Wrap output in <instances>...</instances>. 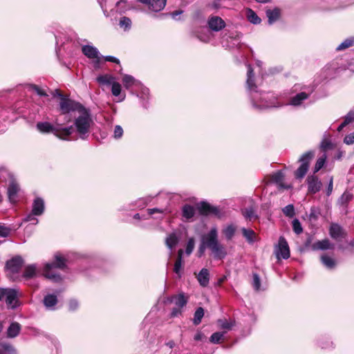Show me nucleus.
Masks as SVG:
<instances>
[{
  "mask_svg": "<svg viewBox=\"0 0 354 354\" xmlns=\"http://www.w3.org/2000/svg\"><path fill=\"white\" fill-rule=\"evenodd\" d=\"M200 212L204 215L214 214L218 215L219 210L217 207L208 204L207 203L203 202L198 205Z\"/></svg>",
  "mask_w": 354,
  "mask_h": 354,
  "instance_id": "nucleus-20",
  "label": "nucleus"
},
{
  "mask_svg": "<svg viewBox=\"0 0 354 354\" xmlns=\"http://www.w3.org/2000/svg\"><path fill=\"white\" fill-rule=\"evenodd\" d=\"M147 211H148V214L150 215H151L156 212H158V213L163 212L162 209H158V208L148 209Z\"/></svg>",
  "mask_w": 354,
  "mask_h": 354,
  "instance_id": "nucleus-63",
  "label": "nucleus"
},
{
  "mask_svg": "<svg viewBox=\"0 0 354 354\" xmlns=\"http://www.w3.org/2000/svg\"><path fill=\"white\" fill-rule=\"evenodd\" d=\"M204 316V310L202 307H198L195 313L194 317L193 319V323L194 325L197 326L201 322V319Z\"/></svg>",
  "mask_w": 354,
  "mask_h": 354,
  "instance_id": "nucleus-39",
  "label": "nucleus"
},
{
  "mask_svg": "<svg viewBox=\"0 0 354 354\" xmlns=\"http://www.w3.org/2000/svg\"><path fill=\"white\" fill-rule=\"evenodd\" d=\"M283 214L289 217H292L295 214V208L292 205H288L283 209Z\"/></svg>",
  "mask_w": 354,
  "mask_h": 354,
  "instance_id": "nucleus-52",
  "label": "nucleus"
},
{
  "mask_svg": "<svg viewBox=\"0 0 354 354\" xmlns=\"http://www.w3.org/2000/svg\"><path fill=\"white\" fill-rule=\"evenodd\" d=\"M207 24L209 28L215 32H218L225 27V22L218 16H212L209 18Z\"/></svg>",
  "mask_w": 354,
  "mask_h": 354,
  "instance_id": "nucleus-15",
  "label": "nucleus"
},
{
  "mask_svg": "<svg viewBox=\"0 0 354 354\" xmlns=\"http://www.w3.org/2000/svg\"><path fill=\"white\" fill-rule=\"evenodd\" d=\"M218 324L222 329L230 330L234 326V322L227 319H218Z\"/></svg>",
  "mask_w": 354,
  "mask_h": 354,
  "instance_id": "nucleus-44",
  "label": "nucleus"
},
{
  "mask_svg": "<svg viewBox=\"0 0 354 354\" xmlns=\"http://www.w3.org/2000/svg\"><path fill=\"white\" fill-rule=\"evenodd\" d=\"M344 143L347 145L354 144V131L346 135L344 138Z\"/></svg>",
  "mask_w": 354,
  "mask_h": 354,
  "instance_id": "nucleus-54",
  "label": "nucleus"
},
{
  "mask_svg": "<svg viewBox=\"0 0 354 354\" xmlns=\"http://www.w3.org/2000/svg\"><path fill=\"white\" fill-rule=\"evenodd\" d=\"M138 2L147 6L148 9L153 12H160L166 6L167 0H137Z\"/></svg>",
  "mask_w": 354,
  "mask_h": 354,
  "instance_id": "nucleus-12",
  "label": "nucleus"
},
{
  "mask_svg": "<svg viewBox=\"0 0 354 354\" xmlns=\"http://www.w3.org/2000/svg\"><path fill=\"white\" fill-rule=\"evenodd\" d=\"M23 265V259L20 257H15L6 263L7 270L12 273H18Z\"/></svg>",
  "mask_w": 354,
  "mask_h": 354,
  "instance_id": "nucleus-14",
  "label": "nucleus"
},
{
  "mask_svg": "<svg viewBox=\"0 0 354 354\" xmlns=\"http://www.w3.org/2000/svg\"><path fill=\"white\" fill-rule=\"evenodd\" d=\"M333 248L334 245L332 244L328 239L318 241L312 245V248L314 250H325L333 249Z\"/></svg>",
  "mask_w": 354,
  "mask_h": 354,
  "instance_id": "nucleus-21",
  "label": "nucleus"
},
{
  "mask_svg": "<svg viewBox=\"0 0 354 354\" xmlns=\"http://www.w3.org/2000/svg\"><path fill=\"white\" fill-rule=\"evenodd\" d=\"M80 115L75 120V127L77 132L83 139L88 133L89 129L93 124L90 111L84 108V110L78 113Z\"/></svg>",
  "mask_w": 354,
  "mask_h": 354,
  "instance_id": "nucleus-3",
  "label": "nucleus"
},
{
  "mask_svg": "<svg viewBox=\"0 0 354 354\" xmlns=\"http://www.w3.org/2000/svg\"><path fill=\"white\" fill-rule=\"evenodd\" d=\"M321 261L324 266L329 269L335 268L336 265L335 259L326 254L322 255Z\"/></svg>",
  "mask_w": 354,
  "mask_h": 354,
  "instance_id": "nucleus-32",
  "label": "nucleus"
},
{
  "mask_svg": "<svg viewBox=\"0 0 354 354\" xmlns=\"http://www.w3.org/2000/svg\"><path fill=\"white\" fill-rule=\"evenodd\" d=\"M178 241L179 239L176 233H171L167 236L165 239V244L170 251H171L178 243ZM171 254V252H170V254Z\"/></svg>",
  "mask_w": 354,
  "mask_h": 354,
  "instance_id": "nucleus-25",
  "label": "nucleus"
},
{
  "mask_svg": "<svg viewBox=\"0 0 354 354\" xmlns=\"http://www.w3.org/2000/svg\"><path fill=\"white\" fill-rule=\"evenodd\" d=\"M254 75L253 73V69L250 65H248V72H247V84L249 88H252L254 86Z\"/></svg>",
  "mask_w": 354,
  "mask_h": 354,
  "instance_id": "nucleus-37",
  "label": "nucleus"
},
{
  "mask_svg": "<svg viewBox=\"0 0 354 354\" xmlns=\"http://www.w3.org/2000/svg\"><path fill=\"white\" fill-rule=\"evenodd\" d=\"M201 241H203L209 249L212 247V245L219 242L217 228L216 227H212L208 233L202 236Z\"/></svg>",
  "mask_w": 354,
  "mask_h": 354,
  "instance_id": "nucleus-10",
  "label": "nucleus"
},
{
  "mask_svg": "<svg viewBox=\"0 0 354 354\" xmlns=\"http://www.w3.org/2000/svg\"><path fill=\"white\" fill-rule=\"evenodd\" d=\"M64 267L65 259L61 255L57 254L55 255V262L46 264L44 269V275L53 281L58 282L61 280V277L53 269L55 268L63 269Z\"/></svg>",
  "mask_w": 354,
  "mask_h": 354,
  "instance_id": "nucleus-5",
  "label": "nucleus"
},
{
  "mask_svg": "<svg viewBox=\"0 0 354 354\" xmlns=\"http://www.w3.org/2000/svg\"><path fill=\"white\" fill-rule=\"evenodd\" d=\"M16 348L8 343H3L0 344V354H17Z\"/></svg>",
  "mask_w": 354,
  "mask_h": 354,
  "instance_id": "nucleus-29",
  "label": "nucleus"
},
{
  "mask_svg": "<svg viewBox=\"0 0 354 354\" xmlns=\"http://www.w3.org/2000/svg\"><path fill=\"white\" fill-rule=\"evenodd\" d=\"M292 229L293 231L297 234H299L302 232L303 229L299 221L297 218L292 221Z\"/></svg>",
  "mask_w": 354,
  "mask_h": 354,
  "instance_id": "nucleus-49",
  "label": "nucleus"
},
{
  "mask_svg": "<svg viewBox=\"0 0 354 354\" xmlns=\"http://www.w3.org/2000/svg\"><path fill=\"white\" fill-rule=\"evenodd\" d=\"M195 210L194 208L189 205H185L183 207V216L186 219H190L194 216Z\"/></svg>",
  "mask_w": 354,
  "mask_h": 354,
  "instance_id": "nucleus-36",
  "label": "nucleus"
},
{
  "mask_svg": "<svg viewBox=\"0 0 354 354\" xmlns=\"http://www.w3.org/2000/svg\"><path fill=\"white\" fill-rule=\"evenodd\" d=\"M97 81L102 86H111V88H120V85L116 83L113 77L110 75H100L97 77Z\"/></svg>",
  "mask_w": 354,
  "mask_h": 354,
  "instance_id": "nucleus-16",
  "label": "nucleus"
},
{
  "mask_svg": "<svg viewBox=\"0 0 354 354\" xmlns=\"http://www.w3.org/2000/svg\"><path fill=\"white\" fill-rule=\"evenodd\" d=\"M3 299H5L7 306L9 308H15L17 306V294L14 289L2 288Z\"/></svg>",
  "mask_w": 354,
  "mask_h": 354,
  "instance_id": "nucleus-9",
  "label": "nucleus"
},
{
  "mask_svg": "<svg viewBox=\"0 0 354 354\" xmlns=\"http://www.w3.org/2000/svg\"><path fill=\"white\" fill-rule=\"evenodd\" d=\"M241 231L243 236L249 243L252 244L254 243L256 241V234L252 230L243 227Z\"/></svg>",
  "mask_w": 354,
  "mask_h": 354,
  "instance_id": "nucleus-31",
  "label": "nucleus"
},
{
  "mask_svg": "<svg viewBox=\"0 0 354 354\" xmlns=\"http://www.w3.org/2000/svg\"><path fill=\"white\" fill-rule=\"evenodd\" d=\"M214 257L216 259H223L227 256V250L225 246L218 242L209 248Z\"/></svg>",
  "mask_w": 354,
  "mask_h": 354,
  "instance_id": "nucleus-18",
  "label": "nucleus"
},
{
  "mask_svg": "<svg viewBox=\"0 0 354 354\" xmlns=\"http://www.w3.org/2000/svg\"><path fill=\"white\" fill-rule=\"evenodd\" d=\"M102 58H104V60L107 61V62H111L116 63V64H119L120 63L119 59L118 58L115 57H113V56H105V57L101 56V59Z\"/></svg>",
  "mask_w": 354,
  "mask_h": 354,
  "instance_id": "nucleus-58",
  "label": "nucleus"
},
{
  "mask_svg": "<svg viewBox=\"0 0 354 354\" xmlns=\"http://www.w3.org/2000/svg\"><path fill=\"white\" fill-rule=\"evenodd\" d=\"M170 301L174 303L176 306L171 313V316L174 317L181 314L182 308L185 306L187 303V298L182 293L172 296L170 298Z\"/></svg>",
  "mask_w": 354,
  "mask_h": 354,
  "instance_id": "nucleus-7",
  "label": "nucleus"
},
{
  "mask_svg": "<svg viewBox=\"0 0 354 354\" xmlns=\"http://www.w3.org/2000/svg\"><path fill=\"white\" fill-rule=\"evenodd\" d=\"M123 134V129L120 125H116L114 129V138H120Z\"/></svg>",
  "mask_w": 354,
  "mask_h": 354,
  "instance_id": "nucleus-56",
  "label": "nucleus"
},
{
  "mask_svg": "<svg viewBox=\"0 0 354 354\" xmlns=\"http://www.w3.org/2000/svg\"><path fill=\"white\" fill-rule=\"evenodd\" d=\"M37 91V95L40 96H48V93L46 92V90H35Z\"/></svg>",
  "mask_w": 354,
  "mask_h": 354,
  "instance_id": "nucleus-64",
  "label": "nucleus"
},
{
  "mask_svg": "<svg viewBox=\"0 0 354 354\" xmlns=\"http://www.w3.org/2000/svg\"><path fill=\"white\" fill-rule=\"evenodd\" d=\"M306 181L309 193L315 194L321 189L322 183L317 176H308Z\"/></svg>",
  "mask_w": 354,
  "mask_h": 354,
  "instance_id": "nucleus-13",
  "label": "nucleus"
},
{
  "mask_svg": "<svg viewBox=\"0 0 354 354\" xmlns=\"http://www.w3.org/2000/svg\"><path fill=\"white\" fill-rule=\"evenodd\" d=\"M352 198V195L349 193H344L342 196L339 198L338 203L342 205H346Z\"/></svg>",
  "mask_w": 354,
  "mask_h": 354,
  "instance_id": "nucleus-48",
  "label": "nucleus"
},
{
  "mask_svg": "<svg viewBox=\"0 0 354 354\" xmlns=\"http://www.w3.org/2000/svg\"><path fill=\"white\" fill-rule=\"evenodd\" d=\"M112 95L113 96V100L116 102L122 101L125 97V94L122 92V90H111Z\"/></svg>",
  "mask_w": 354,
  "mask_h": 354,
  "instance_id": "nucleus-42",
  "label": "nucleus"
},
{
  "mask_svg": "<svg viewBox=\"0 0 354 354\" xmlns=\"http://www.w3.org/2000/svg\"><path fill=\"white\" fill-rule=\"evenodd\" d=\"M283 177L284 175L283 172L281 171H278L272 175L271 180L272 182L278 184L281 188H288L289 187H286L282 183Z\"/></svg>",
  "mask_w": 354,
  "mask_h": 354,
  "instance_id": "nucleus-30",
  "label": "nucleus"
},
{
  "mask_svg": "<svg viewBox=\"0 0 354 354\" xmlns=\"http://www.w3.org/2000/svg\"><path fill=\"white\" fill-rule=\"evenodd\" d=\"M119 25L121 28H124V30H127L131 28V21L129 17H122L120 20Z\"/></svg>",
  "mask_w": 354,
  "mask_h": 354,
  "instance_id": "nucleus-45",
  "label": "nucleus"
},
{
  "mask_svg": "<svg viewBox=\"0 0 354 354\" xmlns=\"http://www.w3.org/2000/svg\"><path fill=\"white\" fill-rule=\"evenodd\" d=\"M330 236L337 241L340 240L346 236L343 228L337 223H332L329 228Z\"/></svg>",
  "mask_w": 354,
  "mask_h": 354,
  "instance_id": "nucleus-17",
  "label": "nucleus"
},
{
  "mask_svg": "<svg viewBox=\"0 0 354 354\" xmlns=\"http://www.w3.org/2000/svg\"><path fill=\"white\" fill-rule=\"evenodd\" d=\"M55 122L57 126V129L47 122H38L37 124V129L41 133H50L56 131V136L62 139H65V137L70 136L73 133V127L61 128L62 124L58 122V120H56Z\"/></svg>",
  "mask_w": 354,
  "mask_h": 354,
  "instance_id": "nucleus-4",
  "label": "nucleus"
},
{
  "mask_svg": "<svg viewBox=\"0 0 354 354\" xmlns=\"http://www.w3.org/2000/svg\"><path fill=\"white\" fill-rule=\"evenodd\" d=\"M68 307L71 310H75L78 307V302L75 299H72L69 301Z\"/></svg>",
  "mask_w": 354,
  "mask_h": 354,
  "instance_id": "nucleus-59",
  "label": "nucleus"
},
{
  "mask_svg": "<svg viewBox=\"0 0 354 354\" xmlns=\"http://www.w3.org/2000/svg\"><path fill=\"white\" fill-rule=\"evenodd\" d=\"M36 266L35 265H30L25 268V271L23 276L26 279H29L35 277L36 275Z\"/></svg>",
  "mask_w": 354,
  "mask_h": 354,
  "instance_id": "nucleus-40",
  "label": "nucleus"
},
{
  "mask_svg": "<svg viewBox=\"0 0 354 354\" xmlns=\"http://www.w3.org/2000/svg\"><path fill=\"white\" fill-rule=\"evenodd\" d=\"M308 97V95L305 92H301L297 94L295 96L292 97L290 99V104L297 106L302 104V102L306 100Z\"/></svg>",
  "mask_w": 354,
  "mask_h": 354,
  "instance_id": "nucleus-27",
  "label": "nucleus"
},
{
  "mask_svg": "<svg viewBox=\"0 0 354 354\" xmlns=\"http://www.w3.org/2000/svg\"><path fill=\"white\" fill-rule=\"evenodd\" d=\"M122 82L126 87L136 86L138 87L141 86V82L134 79L133 77L129 75H125L122 77Z\"/></svg>",
  "mask_w": 354,
  "mask_h": 354,
  "instance_id": "nucleus-28",
  "label": "nucleus"
},
{
  "mask_svg": "<svg viewBox=\"0 0 354 354\" xmlns=\"http://www.w3.org/2000/svg\"><path fill=\"white\" fill-rule=\"evenodd\" d=\"M333 191V178L331 177L327 187L326 194L330 195Z\"/></svg>",
  "mask_w": 354,
  "mask_h": 354,
  "instance_id": "nucleus-62",
  "label": "nucleus"
},
{
  "mask_svg": "<svg viewBox=\"0 0 354 354\" xmlns=\"http://www.w3.org/2000/svg\"><path fill=\"white\" fill-rule=\"evenodd\" d=\"M19 191V187L15 180L12 179L8 188V198L11 203H16L17 201V194Z\"/></svg>",
  "mask_w": 354,
  "mask_h": 354,
  "instance_id": "nucleus-19",
  "label": "nucleus"
},
{
  "mask_svg": "<svg viewBox=\"0 0 354 354\" xmlns=\"http://www.w3.org/2000/svg\"><path fill=\"white\" fill-rule=\"evenodd\" d=\"M206 248H207V245H205L203 241H201V245L198 248V250L199 257H201L204 254Z\"/></svg>",
  "mask_w": 354,
  "mask_h": 354,
  "instance_id": "nucleus-61",
  "label": "nucleus"
},
{
  "mask_svg": "<svg viewBox=\"0 0 354 354\" xmlns=\"http://www.w3.org/2000/svg\"><path fill=\"white\" fill-rule=\"evenodd\" d=\"M250 95L254 107L263 109L269 107H277L279 105L274 100H270V93L262 90H250Z\"/></svg>",
  "mask_w": 354,
  "mask_h": 354,
  "instance_id": "nucleus-2",
  "label": "nucleus"
},
{
  "mask_svg": "<svg viewBox=\"0 0 354 354\" xmlns=\"http://www.w3.org/2000/svg\"><path fill=\"white\" fill-rule=\"evenodd\" d=\"M354 45V37H349L342 41L337 48V50H342Z\"/></svg>",
  "mask_w": 354,
  "mask_h": 354,
  "instance_id": "nucleus-41",
  "label": "nucleus"
},
{
  "mask_svg": "<svg viewBox=\"0 0 354 354\" xmlns=\"http://www.w3.org/2000/svg\"><path fill=\"white\" fill-rule=\"evenodd\" d=\"M247 17L250 22L254 24H259L261 23V19L258 15L251 9L247 10Z\"/></svg>",
  "mask_w": 354,
  "mask_h": 354,
  "instance_id": "nucleus-38",
  "label": "nucleus"
},
{
  "mask_svg": "<svg viewBox=\"0 0 354 354\" xmlns=\"http://www.w3.org/2000/svg\"><path fill=\"white\" fill-rule=\"evenodd\" d=\"M57 303V297L54 295H48L44 299V304L48 308H51Z\"/></svg>",
  "mask_w": 354,
  "mask_h": 354,
  "instance_id": "nucleus-33",
  "label": "nucleus"
},
{
  "mask_svg": "<svg viewBox=\"0 0 354 354\" xmlns=\"http://www.w3.org/2000/svg\"><path fill=\"white\" fill-rule=\"evenodd\" d=\"M236 230V227L233 224H230V225H227L223 230V233L225 234V236L227 240H230L234 236Z\"/></svg>",
  "mask_w": 354,
  "mask_h": 354,
  "instance_id": "nucleus-34",
  "label": "nucleus"
},
{
  "mask_svg": "<svg viewBox=\"0 0 354 354\" xmlns=\"http://www.w3.org/2000/svg\"><path fill=\"white\" fill-rule=\"evenodd\" d=\"M225 333L216 332L213 333L209 339V341L214 344H218L220 340L223 337Z\"/></svg>",
  "mask_w": 354,
  "mask_h": 354,
  "instance_id": "nucleus-46",
  "label": "nucleus"
},
{
  "mask_svg": "<svg viewBox=\"0 0 354 354\" xmlns=\"http://www.w3.org/2000/svg\"><path fill=\"white\" fill-rule=\"evenodd\" d=\"M12 228L4 224L0 223V237L6 238L10 236Z\"/></svg>",
  "mask_w": 354,
  "mask_h": 354,
  "instance_id": "nucleus-43",
  "label": "nucleus"
},
{
  "mask_svg": "<svg viewBox=\"0 0 354 354\" xmlns=\"http://www.w3.org/2000/svg\"><path fill=\"white\" fill-rule=\"evenodd\" d=\"M195 245V241L194 238H189L186 245L185 252L187 255L191 254L192 251L194 250Z\"/></svg>",
  "mask_w": 354,
  "mask_h": 354,
  "instance_id": "nucleus-50",
  "label": "nucleus"
},
{
  "mask_svg": "<svg viewBox=\"0 0 354 354\" xmlns=\"http://www.w3.org/2000/svg\"><path fill=\"white\" fill-rule=\"evenodd\" d=\"M314 153L308 151L304 153L299 159L301 162L300 167L296 170L295 175L297 178H302L308 171L309 162L313 158Z\"/></svg>",
  "mask_w": 354,
  "mask_h": 354,
  "instance_id": "nucleus-6",
  "label": "nucleus"
},
{
  "mask_svg": "<svg viewBox=\"0 0 354 354\" xmlns=\"http://www.w3.org/2000/svg\"><path fill=\"white\" fill-rule=\"evenodd\" d=\"M205 335L201 331H197L196 335L194 337L195 341H203L205 339Z\"/></svg>",
  "mask_w": 354,
  "mask_h": 354,
  "instance_id": "nucleus-60",
  "label": "nucleus"
},
{
  "mask_svg": "<svg viewBox=\"0 0 354 354\" xmlns=\"http://www.w3.org/2000/svg\"><path fill=\"white\" fill-rule=\"evenodd\" d=\"M242 214L246 219L250 221L257 218V215L256 214L255 210L252 207L242 210Z\"/></svg>",
  "mask_w": 354,
  "mask_h": 354,
  "instance_id": "nucleus-35",
  "label": "nucleus"
},
{
  "mask_svg": "<svg viewBox=\"0 0 354 354\" xmlns=\"http://www.w3.org/2000/svg\"><path fill=\"white\" fill-rule=\"evenodd\" d=\"M133 94L136 95L140 98H144L149 95V90H133Z\"/></svg>",
  "mask_w": 354,
  "mask_h": 354,
  "instance_id": "nucleus-55",
  "label": "nucleus"
},
{
  "mask_svg": "<svg viewBox=\"0 0 354 354\" xmlns=\"http://www.w3.org/2000/svg\"><path fill=\"white\" fill-rule=\"evenodd\" d=\"M82 51L86 57L93 60V64L95 68L100 67L101 55L97 48L91 45H84L82 47Z\"/></svg>",
  "mask_w": 354,
  "mask_h": 354,
  "instance_id": "nucleus-8",
  "label": "nucleus"
},
{
  "mask_svg": "<svg viewBox=\"0 0 354 354\" xmlns=\"http://www.w3.org/2000/svg\"><path fill=\"white\" fill-rule=\"evenodd\" d=\"M276 254L278 259H287L290 257V250L288 243L284 237L280 236L278 245L276 248Z\"/></svg>",
  "mask_w": 354,
  "mask_h": 354,
  "instance_id": "nucleus-11",
  "label": "nucleus"
},
{
  "mask_svg": "<svg viewBox=\"0 0 354 354\" xmlns=\"http://www.w3.org/2000/svg\"><path fill=\"white\" fill-rule=\"evenodd\" d=\"M52 97L58 103L60 111L63 113L77 111V113L84 110V106L80 102L71 99L69 95L62 94L60 90H49Z\"/></svg>",
  "mask_w": 354,
  "mask_h": 354,
  "instance_id": "nucleus-1",
  "label": "nucleus"
},
{
  "mask_svg": "<svg viewBox=\"0 0 354 354\" xmlns=\"http://www.w3.org/2000/svg\"><path fill=\"white\" fill-rule=\"evenodd\" d=\"M347 124L354 122V111H351L348 113V114L345 116L344 120Z\"/></svg>",
  "mask_w": 354,
  "mask_h": 354,
  "instance_id": "nucleus-57",
  "label": "nucleus"
},
{
  "mask_svg": "<svg viewBox=\"0 0 354 354\" xmlns=\"http://www.w3.org/2000/svg\"><path fill=\"white\" fill-rule=\"evenodd\" d=\"M183 268V260L176 259L174 263V271L176 274L178 275L179 277H181V270Z\"/></svg>",
  "mask_w": 354,
  "mask_h": 354,
  "instance_id": "nucleus-51",
  "label": "nucleus"
},
{
  "mask_svg": "<svg viewBox=\"0 0 354 354\" xmlns=\"http://www.w3.org/2000/svg\"><path fill=\"white\" fill-rule=\"evenodd\" d=\"M326 160V156H323L318 158L314 167V173L319 171L324 165Z\"/></svg>",
  "mask_w": 354,
  "mask_h": 354,
  "instance_id": "nucleus-47",
  "label": "nucleus"
},
{
  "mask_svg": "<svg viewBox=\"0 0 354 354\" xmlns=\"http://www.w3.org/2000/svg\"><path fill=\"white\" fill-rule=\"evenodd\" d=\"M44 211V201L41 198H36L32 203V214L39 216Z\"/></svg>",
  "mask_w": 354,
  "mask_h": 354,
  "instance_id": "nucleus-23",
  "label": "nucleus"
},
{
  "mask_svg": "<svg viewBox=\"0 0 354 354\" xmlns=\"http://www.w3.org/2000/svg\"><path fill=\"white\" fill-rule=\"evenodd\" d=\"M21 326L18 322H12L7 329L6 335L8 338H15L19 334Z\"/></svg>",
  "mask_w": 354,
  "mask_h": 354,
  "instance_id": "nucleus-24",
  "label": "nucleus"
},
{
  "mask_svg": "<svg viewBox=\"0 0 354 354\" xmlns=\"http://www.w3.org/2000/svg\"><path fill=\"white\" fill-rule=\"evenodd\" d=\"M252 285L256 290H259L261 286V281L259 275L256 273L253 274V282Z\"/></svg>",
  "mask_w": 354,
  "mask_h": 354,
  "instance_id": "nucleus-53",
  "label": "nucleus"
},
{
  "mask_svg": "<svg viewBox=\"0 0 354 354\" xmlns=\"http://www.w3.org/2000/svg\"><path fill=\"white\" fill-rule=\"evenodd\" d=\"M199 284L203 287H207L209 283V272L207 268H203L196 275Z\"/></svg>",
  "mask_w": 354,
  "mask_h": 354,
  "instance_id": "nucleus-22",
  "label": "nucleus"
},
{
  "mask_svg": "<svg viewBox=\"0 0 354 354\" xmlns=\"http://www.w3.org/2000/svg\"><path fill=\"white\" fill-rule=\"evenodd\" d=\"M281 12L280 10L277 8H275L272 10H266V16L268 19L269 24H272L275 21H277L280 17Z\"/></svg>",
  "mask_w": 354,
  "mask_h": 354,
  "instance_id": "nucleus-26",
  "label": "nucleus"
}]
</instances>
